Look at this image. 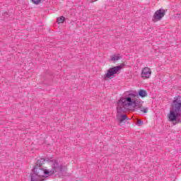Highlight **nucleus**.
Returning a JSON list of instances; mask_svg holds the SVG:
<instances>
[{
	"label": "nucleus",
	"mask_w": 181,
	"mask_h": 181,
	"mask_svg": "<svg viewBox=\"0 0 181 181\" xmlns=\"http://www.w3.org/2000/svg\"><path fill=\"white\" fill-rule=\"evenodd\" d=\"M42 160H38L37 164L33 169V173L31 175V181H45V177L51 176L53 173H59V177H63L62 173L64 172L66 173V169L67 167L62 165V163L54 161L52 163L51 170H45L42 168Z\"/></svg>",
	"instance_id": "obj_1"
},
{
	"label": "nucleus",
	"mask_w": 181,
	"mask_h": 181,
	"mask_svg": "<svg viewBox=\"0 0 181 181\" xmlns=\"http://www.w3.org/2000/svg\"><path fill=\"white\" fill-rule=\"evenodd\" d=\"M141 105V99L138 97L136 91L129 92L124 98H121L117 102V111L119 114L125 112L129 107L136 108Z\"/></svg>",
	"instance_id": "obj_2"
},
{
	"label": "nucleus",
	"mask_w": 181,
	"mask_h": 181,
	"mask_svg": "<svg viewBox=\"0 0 181 181\" xmlns=\"http://www.w3.org/2000/svg\"><path fill=\"white\" fill-rule=\"evenodd\" d=\"M168 119L171 122H175L173 125L180 124L181 122V97L177 96L174 98L172 107L168 114Z\"/></svg>",
	"instance_id": "obj_3"
},
{
	"label": "nucleus",
	"mask_w": 181,
	"mask_h": 181,
	"mask_svg": "<svg viewBox=\"0 0 181 181\" xmlns=\"http://www.w3.org/2000/svg\"><path fill=\"white\" fill-rule=\"evenodd\" d=\"M121 69H122V66H117L109 69L107 72L104 74V78H114V77H115V74H117Z\"/></svg>",
	"instance_id": "obj_4"
},
{
	"label": "nucleus",
	"mask_w": 181,
	"mask_h": 181,
	"mask_svg": "<svg viewBox=\"0 0 181 181\" xmlns=\"http://www.w3.org/2000/svg\"><path fill=\"white\" fill-rule=\"evenodd\" d=\"M165 12L164 9L160 8L159 10H157L153 15V21L154 22H158V21H160L162 18L165 16Z\"/></svg>",
	"instance_id": "obj_5"
},
{
	"label": "nucleus",
	"mask_w": 181,
	"mask_h": 181,
	"mask_svg": "<svg viewBox=\"0 0 181 181\" xmlns=\"http://www.w3.org/2000/svg\"><path fill=\"white\" fill-rule=\"evenodd\" d=\"M152 75V70L149 67H144L141 71V77L144 78V80H146V78H149Z\"/></svg>",
	"instance_id": "obj_6"
},
{
	"label": "nucleus",
	"mask_w": 181,
	"mask_h": 181,
	"mask_svg": "<svg viewBox=\"0 0 181 181\" xmlns=\"http://www.w3.org/2000/svg\"><path fill=\"white\" fill-rule=\"evenodd\" d=\"M117 119L120 122H124V121H128V119H129V118H128L126 115H117Z\"/></svg>",
	"instance_id": "obj_7"
},
{
	"label": "nucleus",
	"mask_w": 181,
	"mask_h": 181,
	"mask_svg": "<svg viewBox=\"0 0 181 181\" xmlns=\"http://www.w3.org/2000/svg\"><path fill=\"white\" fill-rule=\"evenodd\" d=\"M121 57V54H115L110 57V60L112 62H118V60H120Z\"/></svg>",
	"instance_id": "obj_8"
},
{
	"label": "nucleus",
	"mask_w": 181,
	"mask_h": 181,
	"mask_svg": "<svg viewBox=\"0 0 181 181\" xmlns=\"http://www.w3.org/2000/svg\"><path fill=\"white\" fill-rule=\"evenodd\" d=\"M137 94L138 95H139V97H141V98H144V97H146V95H148V93H146V90L144 89L139 90Z\"/></svg>",
	"instance_id": "obj_9"
},
{
	"label": "nucleus",
	"mask_w": 181,
	"mask_h": 181,
	"mask_svg": "<svg viewBox=\"0 0 181 181\" xmlns=\"http://www.w3.org/2000/svg\"><path fill=\"white\" fill-rule=\"evenodd\" d=\"M66 18H64V16H61L57 18V21L58 22V23H63V22H64V20Z\"/></svg>",
	"instance_id": "obj_10"
},
{
	"label": "nucleus",
	"mask_w": 181,
	"mask_h": 181,
	"mask_svg": "<svg viewBox=\"0 0 181 181\" xmlns=\"http://www.w3.org/2000/svg\"><path fill=\"white\" fill-rule=\"evenodd\" d=\"M141 112L146 114V112H148V107H144L141 110Z\"/></svg>",
	"instance_id": "obj_11"
},
{
	"label": "nucleus",
	"mask_w": 181,
	"mask_h": 181,
	"mask_svg": "<svg viewBox=\"0 0 181 181\" xmlns=\"http://www.w3.org/2000/svg\"><path fill=\"white\" fill-rule=\"evenodd\" d=\"M40 1H42V0H32V1H33L35 5H39V4H40Z\"/></svg>",
	"instance_id": "obj_12"
},
{
	"label": "nucleus",
	"mask_w": 181,
	"mask_h": 181,
	"mask_svg": "<svg viewBox=\"0 0 181 181\" xmlns=\"http://www.w3.org/2000/svg\"><path fill=\"white\" fill-rule=\"evenodd\" d=\"M137 124H138V125H139V127H141V125H142V124H144V122L141 120H138Z\"/></svg>",
	"instance_id": "obj_13"
},
{
	"label": "nucleus",
	"mask_w": 181,
	"mask_h": 181,
	"mask_svg": "<svg viewBox=\"0 0 181 181\" xmlns=\"http://www.w3.org/2000/svg\"><path fill=\"white\" fill-rule=\"evenodd\" d=\"M34 179L36 180V179H37V177H35Z\"/></svg>",
	"instance_id": "obj_14"
}]
</instances>
